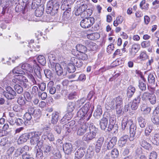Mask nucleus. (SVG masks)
<instances>
[{
	"label": "nucleus",
	"instance_id": "1a4fd4ad",
	"mask_svg": "<svg viewBox=\"0 0 159 159\" xmlns=\"http://www.w3.org/2000/svg\"><path fill=\"white\" fill-rule=\"evenodd\" d=\"M78 4L75 10V14L76 16H79L85 11L87 8V6L85 4L80 2H77Z\"/></svg>",
	"mask_w": 159,
	"mask_h": 159
},
{
	"label": "nucleus",
	"instance_id": "39448f33",
	"mask_svg": "<svg viewBox=\"0 0 159 159\" xmlns=\"http://www.w3.org/2000/svg\"><path fill=\"white\" fill-rule=\"evenodd\" d=\"M92 113H88V114H85L80 108L77 113V116L80 118L78 123H81L86 121H88L92 116Z\"/></svg>",
	"mask_w": 159,
	"mask_h": 159
},
{
	"label": "nucleus",
	"instance_id": "5fc2aeb1",
	"mask_svg": "<svg viewBox=\"0 0 159 159\" xmlns=\"http://www.w3.org/2000/svg\"><path fill=\"white\" fill-rule=\"evenodd\" d=\"M155 74L150 73L148 76V80L149 83H154L155 82V78L154 75Z\"/></svg>",
	"mask_w": 159,
	"mask_h": 159
},
{
	"label": "nucleus",
	"instance_id": "bb28decb",
	"mask_svg": "<svg viewBox=\"0 0 159 159\" xmlns=\"http://www.w3.org/2000/svg\"><path fill=\"white\" fill-rule=\"evenodd\" d=\"M100 37V35L98 33H92L91 34H88L87 35V37L89 39L92 40H95L98 39Z\"/></svg>",
	"mask_w": 159,
	"mask_h": 159
},
{
	"label": "nucleus",
	"instance_id": "6e6d98bb",
	"mask_svg": "<svg viewBox=\"0 0 159 159\" xmlns=\"http://www.w3.org/2000/svg\"><path fill=\"white\" fill-rule=\"evenodd\" d=\"M19 148L22 154L28 152L29 151V147L27 145H25L22 148Z\"/></svg>",
	"mask_w": 159,
	"mask_h": 159
},
{
	"label": "nucleus",
	"instance_id": "0e129e2a",
	"mask_svg": "<svg viewBox=\"0 0 159 159\" xmlns=\"http://www.w3.org/2000/svg\"><path fill=\"white\" fill-rule=\"evenodd\" d=\"M150 45V42L149 41H144L141 43V47L143 48L149 47Z\"/></svg>",
	"mask_w": 159,
	"mask_h": 159
},
{
	"label": "nucleus",
	"instance_id": "e433bc0d",
	"mask_svg": "<svg viewBox=\"0 0 159 159\" xmlns=\"http://www.w3.org/2000/svg\"><path fill=\"white\" fill-rule=\"evenodd\" d=\"M76 106V104L75 105V103L72 102H69L67 106V111L73 112V111L75 108H77Z\"/></svg>",
	"mask_w": 159,
	"mask_h": 159
},
{
	"label": "nucleus",
	"instance_id": "ddd939ff",
	"mask_svg": "<svg viewBox=\"0 0 159 159\" xmlns=\"http://www.w3.org/2000/svg\"><path fill=\"white\" fill-rule=\"evenodd\" d=\"M51 67L53 71H55L58 75H61L63 73V69L60 65L58 63L52 62Z\"/></svg>",
	"mask_w": 159,
	"mask_h": 159
},
{
	"label": "nucleus",
	"instance_id": "2eb2a0df",
	"mask_svg": "<svg viewBox=\"0 0 159 159\" xmlns=\"http://www.w3.org/2000/svg\"><path fill=\"white\" fill-rule=\"evenodd\" d=\"M14 79L12 80L13 82L16 83L20 82H21L24 81L28 82V80L26 78L21 75H15L14 76Z\"/></svg>",
	"mask_w": 159,
	"mask_h": 159
},
{
	"label": "nucleus",
	"instance_id": "dca6fc26",
	"mask_svg": "<svg viewBox=\"0 0 159 159\" xmlns=\"http://www.w3.org/2000/svg\"><path fill=\"white\" fill-rule=\"evenodd\" d=\"M73 112L67 111L61 119V123L62 124L66 123L71 119L73 117Z\"/></svg>",
	"mask_w": 159,
	"mask_h": 159
},
{
	"label": "nucleus",
	"instance_id": "774afa93",
	"mask_svg": "<svg viewBox=\"0 0 159 159\" xmlns=\"http://www.w3.org/2000/svg\"><path fill=\"white\" fill-rule=\"evenodd\" d=\"M157 155L154 151H152L150 154L149 159H157Z\"/></svg>",
	"mask_w": 159,
	"mask_h": 159
},
{
	"label": "nucleus",
	"instance_id": "f704fd0d",
	"mask_svg": "<svg viewBox=\"0 0 159 159\" xmlns=\"http://www.w3.org/2000/svg\"><path fill=\"white\" fill-rule=\"evenodd\" d=\"M43 71L42 69L39 66H37L34 69V72L37 77L39 79L42 78L41 72Z\"/></svg>",
	"mask_w": 159,
	"mask_h": 159
},
{
	"label": "nucleus",
	"instance_id": "13d9d810",
	"mask_svg": "<svg viewBox=\"0 0 159 159\" xmlns=\"http://www.w3.org/2000/svg\"><path fill=\"white\" fill-rule=\"evenodd\" d=\"M44 73L46 77L48 79L51 78L52 75L51 71L48 69H46L44 70Z\"/></svg>",
	"mask_w": 159,
	"mask_h": 159
},
{
	"label": "nucleus",
	"instance_id": "69168bd1",
	"mask_svg": "<svg viewBox=\"0 0 159 159\" xmlns=\"http://www.w3.org/2000/svg\"><path fill=\"white\" fill-rule=\"evenodd\" d=\"M23 159H34L28 152L22 154Z\"/></svg>",
	"mask_w": 159,
	"mask_h": 159
},
{
	"label": "nucleus",
	"instance_id": "de8ad7c7",
	"mask_svg": "<svg viewBox=\"0 0 159 159\" xmlns=\"http://www.w3.org/2000/svg\"><path fill=\"white\" fill-rule=\"evenodd\" d=\"M52 148L50 145L45 144L43 145L42 149L44 153H48L52 150Z\"/></svg>",
	"mask_w": 159,
	"mask_h": 159
},
{
	"label": "nucleus",
	"instance_id": "49530a36",
	"mask_svg": "<svg viewBox=\"0 0 159 159\" xmlns=\"http://www.w3.org/2000/svg\"><path fill=\"white\" fill-rule=\"evenodd\" d=\"M75 66L73 64H71V62L68 65L67 70L69 73H73L75 70Z\"/></svg>",
	"mask_w": 159,
	"mask_h": 159
},
{
	"label": "nucleus",
	"instance_id": "4468645a",
	"mask_svg": "<svg viewBox=\"0 0 159 159\" xmlns=\"http://www.w3.org/2000/svg\"><path fill=\"white\" fill-rule=\"evenodd\" d=\"M70 62L71 64H73L77 67H81L83 64L82 60L77 57H72L70 59Z\"/></svg>",
	"mask_w": 159,
	"mask_h": 159
},
{
	"label": "nucleus",
	"instance_id": "9b49d317",
	"mask_svg": "<svg viewBox=\"0 0 159 159\" xmlns=\"http://www.w3.org/2000/svg\"><path fill=\"white\" fill-rule=\"evenodd\" d=\"M140 48V45L139 44L135 43L132 45L129 51V55L130 57H134Z\"/></svg>",
	"mask_w": 159,
	"mask_h": 159
},
{
	"label": "nucleus",
	"instance_id": "bf43d9fd",
	"mask_svg": "<svg viewBox=\"0 0 159 159\" xmlns=\"http://www.w3.org/2000/svg\"><path fill=\"white\" fill-rule=\"evenodd\" d=\"M32 116L29 113L26 112L23 116V118L25 120V121L30 120L32 118Z\"/></svg>",
	"mask_w": 159,
	"mask_h": 159
},
{
	"label": "nucleus",
	"instance_id": "20e7f679",
	"mask_svg": "<svg viewBox=\"0 0 159 159\" xmlns=\"http://www.w3.org/2000/svg\"><path fill=\"white\" fill-rule=\"evenodd\" d=\"M141 98L143 101L148 100L152 105H154L156 103V97L154 94L148 91L144 92L142 94Z\"/></svg>",
	"mask_w": 159,
	"mask_h": 159
},
{
	"label": "nucleus",
	"instance_id": "0eeeda50",
	"mask_svg": "<svg viewBox=\"0 0 159 159\" xmlns=\"http://www.w3.org/2000/svg\"><path fill=\"white\" fill-rule=\"evenodd\" d=\"M95 22V19L93 17L86 18L83 19L80 23V26L84 28L90 27Z\"/></svg>",
	"mask_w": 159,
	"mask_h": 159
},
{
	"label": "nucleus",
	"instance_id": "2f4dec72",
	"mask_svg": "<svg viewBox=\"0 0 159 159\" xmlns=\"http://www.w3.org/2000/svg\"><path fill=\"white\" fill-rule=\"evenodd\" d=\"M35 152L37 159H43V151L41 148H38L36 150Z\"/></svg>",
	"mask_w": 159,
	"mask_h": 159
},
{
	"label": "nucleus",
	"instance_id": "aec40b11",
	"mask_svg": "<svg viewBox=\"0 0 159 159\" xmlns=\"http://www.w3.org/2000/svg\"><path fill=\"white\" fill-rule=\"evenodd\" d=\"M102 113V111L101 107L99 105L97 106V109L94 111L93 116L96 119H99Z\"/></svg>",
	"mask_w": 159,
	"mask_h": 159
},
{
	"label": "nucleus",
	"instance_id": "680f3d73",
	"mask_svg": "<svg viewBox=\"0 0 159 159\" xmlns=\"http://www.w3.org/2000/svg\"><path fill=\"white\" fill-rule=\"evenodd\" d=\"M140 59L142 60H144L147 59L148 57V56L146 53L145 51L142 52L139 56Z\"/></svg>",
	"mask_w": 159,
	"mask_h": 159
},
{
	"label": "nucleus",
	"instance_id": "e2e57ef3",
	"mask_svg": "<svg viewBox=\"0 0 159 159\" xmlns=\"http://www.w3.org/2000/svg\"><path fill=\"white\" fill-rule=\"evenodd\" d=\"M24 97L27 99V101H30L32 98V96L28 92H25L24 93Z\"/></svg>",
	"mask_w": 159,
	"mask_h": 159
},
{
	"label": "nucleus",
	"instance_id": "72a5a7b5",
	"mask_svg": "<svg viewBox=\"0 0 159 159\" xmlns=\"http://www.w3.org/2000/svg\"><path fill=\"white\" fill-rule=\"evenodd\" d=\"M128 138V136L127 135H125L122 136L119 141V143L121 144L120 146H123L126 143Z\"/></svg>",
	"mask_w": 159,
	"mask_h": 159
},
{
	"label": "nucleus",
	"instance_id": "09e8293b",
	"mask_svg": "<svg viewBox=\"0 0 159 159\" xmlns=\"http://www.w3.org/2000/svg\"><path fill=\"white\" fill-rule=\"evenodd\" d=\"M141 146L145 148H147L150 146V144L144 139L139 140Z\"/></svg>",
	"mask_w": 159,
	"mask_h": 159
},
{
	"label": "nucleus",
	"instance_id": "6ab92c4d",
	"mask_svg": "<svg viewBox=\"0 0 159 159\" xmlns=\"http://www.w3.org/2000/svg\"><path fill=\"white\" fill-rule=\"evenodd\" d=\"M30 137V133H24L20 136L18 139V141L20 142V143H22L26 142Z\"/></svg>",
	"mask_w": 159,
	"mask_h": 159
},
{
	"label": "nucleus",
	"instance_id": "c85d7f7f",
	"mask_svg": "<svg viewBox=\"0 0 159 159\" xmlns=\"http://www.w3.org/2000/svg\"><path fill=\"white\" fill-rule=\"evenodd\" d=\"M21 68L22 69H23L28 72H33V69L32 66L28 63H25L22 64L21 66Z\"/></svg>",
	"mask_w": 159,
	"mask_h": 159
},
{
	"label": "nucleus",
	"instance_id": "37998d69",
	"mask_svg": "<svg viewBox=\"0 0 159 159\" xmlns=\"http://www.w3.org/2000/svg\"><path fill=\"white\" fill-rule=\"evenodd\" d=\"M27 101V99L24 97L22 96L19 97L17 100L18 104L21 105H25Z\"/></svg>",
	"mask_w": 159,
	"mask_h": 159
},
{
	"label": "nucleus",
	"instance_id": "f8f14e48",
	"mask_svg": "<svg viewBox=\"0 0 159 159\" xmlns=\"http://www.w3.org/2000/svg\"><path fill=\"white\" fill-rule=\"evenodd\" d=\"M63 148L64 152L67 155L70 154L74 151L72 144L69 143H64L63 146Z\"/></svg>",
	"mask_w": 159,
	"mask_h": 159
},
{
	"label": "nucleus",
	"instance_id": "a18cd8bd",
	"mask_svg": "<svg viewBox=\"0 0 159 159\" xmlns=\"http://www.w3.org/2000/svg\"><path fill=\"white\" fill-rule=\"evenodd\" d=\"M116 102V106L122 105L123 103V100L122 98L120 96H118L113 99Z\"/></svg>",
	"mask_w": 159,
	"mask_h": 159
},
{
	"label": "nucleus",
	"instance_id": "c9c22d12",
	"mask_svg": "<svg viewBox=\"0 0 159 159\" xmlns=\"http://www.w3.org/2000/svg\"><path fill=\"white\" fill-rule=\"evenodd\" d=\"M115 100L112 99L111 102H110L108 104H106L105 107L107 110H113L115 108Z\"/></svg>",
	"mask_w": 159,
	"mask_h": 159
},
{
	"label": "nucleus",
	"instance_id": "603ef678",
	"mask_svg": "<svg viewBox=\"0 0 159 159\" xmlns=\"http://www.w3.org/2000/svg\"><path fill=\"white\" fill-rule=\"evenodd\" d=\"M123 21V19L121 16H118L116 17V20L114 21L113 25L114 26H117L119 24L121 23Z\"/></svg>",
	"mask_w": 159,
	"mask_h": 159
},
{
	"label": "nucleus",
	"instance_id": "c03bdc74",
	"mask_svg": "<svg viewBox=\"0 0 159 159\" xmlns=\"http://www.w3.org/2000/svg\"><path fill=\"white\" fill-rule=\"evenodd\" d=\"M141 111L143 112L144 114H149L151 111V108L148 107L143 106L141 108Z\"/></svg>",
	"mask_w": 159,
	"mask_h": 159
},
{
	"label": "nucleus",
	"instance_id": "4be33fe9",
	"mask_svg": "<svg viewBox=\"0 0 159 159\" xmlns=\"http://www.w3.org/2000/svg\"><path fill=\"white\" fill-rule=\"evenodd\" d=\"M44 11V6H39L35 10V16L37 17H40L42 16Z\"/></svg>",
	"mask_w": 159,
	"mask_h": 159
},
{
	"label": "nucleus",
	"instance_id": "f257e3e1",
	"mask_svg": "<svg viewBox=\"0 0 159 159\" xmlns=\"http://www.w3.org/2000/svg\"><path fill=\"white\" fill-rule=\"evenodd\" d=\"M129 127L130 136L129 140L130 141L133 140L135 138H138L141 135L143 129H142L138 128L136 124L133 123L131 120H128L126 118H124L122 120L121 128L123 130H124L126 127Z\"/></svg>",
	"mask_w": 159,
	"mask_h": 159
},
{
	"label": "nucleus",
	"instance_id": "3c124183",
	"mask_svg": "<svg viewBox=\"0 0 159 159\" xmlns=\"http://www.w3.org/2000/svg\"><path fill=\"white\" fill-rule=\"evenodd\" d=\"M152 130V127L151 126H149L145 130V134L146 136L152 137V135L151 136V133ZM151 138H149V139H150Z\"/></svg>",
	"mask_w": 159,
	"mask_h": 159
},
{
	"label": "nucleus",
	"instance_id": "a878e982",
	"mask_svg": "<svg viewBox=\"0 0 159 159\" xmlns=\"http://www.w3.org/2000/svg\"><path fill=\"white\" fill-rule=\"evenodd\" d=\"M145 79L144 78H142V80H139V87L141 91H143L146 89V84H145Z\"/></svg>",
	"mask_w": 159,
	"mask_h": 159
},
{
	"label": "nucleus",
	"instance_id": "052dcab7",
	"mask_svg": "<svg viewBox=\"0 0 159 159\" xmlns=\"http://www.w3.org/2000/svg\"><path fill=\"white\" fill-rule=\"evenodd\" d=\"M70 8H69L68 10L65 11L63 13V17L65 20H66L70 16V14L69 11H70Z\"/></svg>",
	"mask_w": 159,
	"mask_h": 159
},
{
	"label": "nucleus",
	"instance_id": "393cba45",
	"mask_svg": "<svg viewBox=\"0 0 159 159\" xmlns=\"http://www.w3.org/2000/svg\"><path fill=\"white\" fill-rule=\"evenodd\" d=\"M85 153V149L83 148H79L75 153V157L81 158Z\"/></svg>",
	"mask_w": 159,
	"mask_h": 159
},
{
	"label": "nucleus",
	"instance_id": "f3484780",
	"mask_svg": "<svg viewBox=\"0 0 159 159\" xmlns=\"http://www.w3.org/2000/svg\"><path fill=\"white\" fill-rule=\"evenodd\" d=\"M117 138L116 137H113L109 141L107 142V147L108 150L112 148L116 144Z\"/></svg>",
	"mask_w": 159,
	"mask_h": 159
},
{
	"label": "nucleus",
	"instance_id": "79ce46f5",
	"mask_svg": "<svg viewBox=\"0 0 159 159\" xmlns=\"http://www.w3.org/2000/svg\"><path fill=\"white\" fill-rule=\"evenodd\" d=\"M15 91L18 94L22 93L23 90L22 87L19 84H16L14 87Z\"/></svg>",
	"mask_w": 159,
	"mask_h": 159
},
{
	"label": "nucleus",
	"instance_id": "7ed1b4c3",
	"mask_svg": "<svg viewBox=\"0 0 159 159\" xmlns=\"http://www.w3.org/2000/svg\"><path fill=\"white\" fill-rule=\"evenodd\" d=\"M89 131L86 133L83 137V139L85 141H90L94 139L98 133V129L93 125L89 127Z\"/></svg>",
	"mask_w": 159,
	"mask_h": 159
},
{
	"label": "nucleus",
	"instance_id": "8fccbe9b",
	"mask_svg": "<svg viewBox=\"0 0 159 159\" xmlns=\"http://www.w3.org/2000/svg\"><path fill=\"white\" fill-rule=\"evenodd\" d=\"M86 100L85 98H82L80 100H78L76 103V106L77 105V107L78 108L80 107L83 104H84Z\"/></svg>",
	"mask_w": 159,
	"mask_h": 159
},
{
	"label": "nucleus",
	"instance_id": "864d4df0",
	"mask_svg": "<svg viewBox=\"0 0 159 159\" xmlns=\"http://www.w3.org/2000/svg\"><path fill=\"white\" fill-rule=\"evenodd\" d=\"M148 6L149 4L145 3V0L142 1L140 3V7L142 9L148 10Z\"/></svg>",
	"mask_w": 159,
	"mask_h": 159
},
{
	"label": "nucleus",
	"instance_id": "423d86ee",
	"mask_svg": "<svg viewBox=\"0 0 159 159\" xmlns=\"http://www.w3.org/2000/svg\"><path fill=\"white\" fill-rule=\"evenodd\" d=\"M3 94L8 100L14 99L16 95V92L10 86H8L6 88V90L3 92Z\"/></svg>",
	"mask_w": 159,
	"mask_h": 159
},
{
	"label": "nucleus",
	"instance_id": "6e6552de",
	"mask_svg": "<svg viewBox=\"0 0 159 159\" xmlns=\"http://www.w3.org/2000/svg\"><path fill=\"white\" fill-rule=\"evenodd\" d=\"M42 134L41 132L37 131L31 132L30 133V143L31 145L36 144L37 142L40 139V137Z\"/></svg>",
	"mask_w": 159,
	"mask_h": 159
},
{
	"label": "nucleus",
	"instance_id": "f03ea898",
	"mask_svg": "<svg viewBox=\"0 0 159 159\" xmlns=\"http://www.w3.org/2000/svg\"><path fill=\"white\" fill-rule=\"evenodd\" d=\"M59 7V2L57 0H50L47 5L46 12L51 15H55L57 13Z\"/></svg>",
	"mask_w": 159,
	"mask_h": 159
},
{
	"label": "nucleus",
	"instance_id": "a211bd4d",
	"mask_svg": "<svg viewBox=\"0 0 159 159\" xmlns=\"http://www.w3.org/2000/svg\"><path fill=\"white\" fill-rule=\"evenodd\" d=\"M108 124V119L104 115L103 117L100 121L99 125L102 129L104 130L106 128Z\"/></svg>",
	"mask_w": 159,
	"mask_h": 159
},
{
	"label": "nucleus",
	"instance_id": "ea45409f",
	"mask_svg": "<svg viewBox=\"0 0 159 159\" xmlns=\"http://www.w3.org/2000/svg\"><path fill=\"white\" fill-rule=\"evenodd\" d=\"M87 45L90 49L92 51H95L98 48V45L95 43L92 42H89V43Z\"/></svg>",
	"mask_w": 159,
	"mask_h": 159
},
{
	"label": "nucleus",
	"instance_id": "a19ab883",
	"mask_svg": "<svg viewBox=\"0 0 159 159\" xmlns=\"http://www.w3.org/2000/svg\"><path fill=\"white\" fill-rule=\"evenodd\" d=\"M12 73L14 74L21 75L24 74L25 72L20 69V67H18L15 68L12 70Z\"/></svg>",
	"mask_w": 159,
	"mask_h": 159
},
{
	"label": "nucleus",
	"instance_id": "58836bf2",
	"mask_svg": "<svg viewBox=\"0 0 159 159\" xmlns=\"http://www.w3.org/2000/svg\"><path fill=\"white\" fill-rule=\"evenodd\" d=\"M90 106L89 103H87L85 104L84 106L81 108V109L84 112L85 114H88V113H92L91 111H89Z\"/></svg>",
	"mask_w": 159,
	"mask_h": 159
},
{
	"label": "nucleus",
	"instance_id": "b1692460",
	"mask_svg": "<svg viewBox=\"0 0 159 159\" xmlns=\"http://www.w3.org/2000/svg\"><path fill=\"white\" fill-rule=\"evenodd\" d=\"M54 83L52 81L49 82L47 85V90L49 93L52 94H54L56 92V89L53 86Z\"/></svg>",
	"mask_w": 159,
	"mask_h": 159
},
{
	"label": "nucleus",
	"instance_id": "7c9ffc66",
	"mask_svg": "<svg viewBox=\"0 0 159 159\" xmlns=\"http://www.w3.org/2000/svg\"><path fill=\"white\" fill-rule=\"evenodd\" d=\"M151 120L154 124L159 125V114L153 113Z\"/></svg>",
	"mask_w": 159,
	"mask_h": 159
},
{
	"label": "nucleus",
	"instance_id": "338daca9",
	"mask_svg": "<svg viewBox=\"0 0 159 159\" xmlns=\"http://www.w3.org/2000/svg\"><path fill=\"white\" fill-rule=\"evenodd\" d=\"M104 140L103 137H99L96 143V144L102 146Z\"/></svg>",
	"mask_w": 159,
	"mask_h": 159
},
{
	"label": "nucleus",
	"instance_id": "4c0bfd02",
	"mask_svg": "<svg viewBox=\"0 0 159 159\" xmlns=\"http://www.w3.org/2000/svg\"><path fill=\"white\" fill-rule=\"evenodd\" d=\"M37 59L38 62L43 66H44L46 63V60L44 57L43 55H39Z\"/></svg>",
	"mask_w": 159,
	"mask_h": 159
},
{
	"label": "nucleus",
	"instance_id": "4d7b16f0",
	"mask_svg": "<svg viewBox=\"0 0 159 159\" xmlns=\"http://www.w3.org/2000/svg\"><path fill=\"white\" fill-rule=\"evenodd\" d=\"M111 156L113 158H117L119 155L118 150L116 148L113 149L111 152Z\"/></svg>",
	"mask_w": 159,
	"mask_h": 159
},
{
	"label": "nucleus",
	"instance_id": "5701e85b",
	"mask_svg": "<svg viewBox=\"0 0 159 159\" xmlns=\"http://www.w3.org/2000/svg\"><path fill=\"white\" fill-rule=\"evenodd\" d=\"M136 123L141 128H144L146 125L145 120L143 117L140 116L137 118Z\"/></svg>",
	"mask_w": 159,
	"mask_h": 159
},
{
	"label": "nucleus",
	"instance_id": "473e14b6",
	"mask_svg": "<svg viewBox=\"0 0 159 159\" xmlns=\"http://www.w3.org/2000/svg\"><path fill=\"white\" fill-rule=\"evenodd\" d=\"M76 48L79 52H85L87 51V48L85 46L80 44H77L76 46Z\"/></svg>",
	"mask_w": 159,
	"mask_h": 159
},
{
	"label": "nucleus",
	"instance_id": "9d476101",
	"mask_svg": "<svg viewBox=\"0 0 159 159\" xmlns=\"http://www.w3.org/2000/svg\"><path fill=\"white\" fill-rule=\"evenodd\" d=\"M79 128L77 131V134L80 136L83 135L84 133L86 132L88 129V127L86 125L84 121L79 123Z\"/></svg>",
	"mask_w": 159,
	"mask_h": 159
},
{
	"label": "nucleus",
	"instance_id": "c756f323",
	"mask_svg": "<svg viewBox=\"0 0 159 159\" xmlns=\"http://www.w3.org/2000/svg\"><path fill=\"white\" fill-rule=\"evenodd\" d=\"M77 55V57L81 60L86 61L88 58V55L85 52H79Z\"/></svg>",
	"mask_w": 159,
	"mask_h": 159
},
{
	"label": "nucleus",
	"instance_id": "412c9836",
	"mask_svg": "<svg viewBox=\"0 0 159 159\" xmlns=\"http://www.w3.org/2000/svg\"><path fill=\"white\" fill-rule=\"evenodd\" d=\"M135 88L132 85H129L127 89L126 94L128 98H131L135 91Z\"/></svg>",
	"mask_w": 159,
	"mask_h": 159
},
{
	"label": "nucleus",
	"instance_id": "cd10ccee",
	"mask_svg": "<svg viewBox=\"0 0 159 159\" xmlns=\"http://www.w3.org/2000/svg\"><path fill=\"white\" fill-rule=\"evenodd\" d=\"M59 113L57 112H53L52 114L51 123L53 124H56L58 121Z\"/></svg>",
	"mask_w": 159,
	"mask_h": 159
}]
</instances>
